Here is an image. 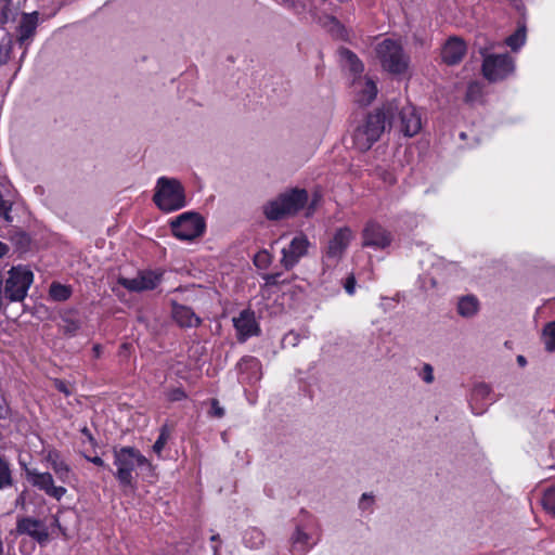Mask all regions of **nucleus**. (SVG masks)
Here are the masks:
<instances>
[{
    "label": "nucleus",
    "mask_w": 555,
    "mask_h": 555,
    "mask_svg": "<svg viewBox=\"0 0 555 555\" xmlns=\"http://www.w3.org/2000/svg\"><path fill=\"white\" fill-rule=\"evenodd\" d=\"M396 102L386 103L380 109L367 115L364 122L353 132V143L359 151H367L380 138L387 127L395 125Z\"/></svg>",
    "instance_id": "f257e3e1"
},
{
    "label": "nucleus",
    "mask_w": 555,
    "mask_h": 555,
    "mask_svg": "<svg viewBox=\"0 0 555 555\" xmlns=\"http://www.w3.org/2000/svg\"><path fill=\"white\" fill-rule=\"evenodd\" d=\"M475 46L482 56L481 72L483 77L490 82H498L506 79L515 72V61L507 54L491 53L496 42L480 34L476 37Z\"/></svg>",
    "instance_id": "f03ea898"
},
{
    "label": "nucleus",
    "mask_w": 555,
    "mask_h": 555,
    "mask_svg": "<svg viewBox=\"0 0 555 555\" xmlns=\"http://www.w3.org/2000/svg\"><path fill=\"white\" fill-rule=\"evenodd\" d=\"M309 195L305 189H291L263 206V214L269 220H281L296 215L308 203Z\"/></svg>",
    "instance_id": "7ed1b4c3"
},
{
    "label": "nucleus",
    "mask_w": 555,
    "mask_h": 555,
    "mask_svg": "<svg viewBox=\"0 0 555 555\" xmlns=\"http://www.w3.org/2000/svg\"><path fill=\"white\" fill-rule=\"evenodd\" d=\"M375 54L382 68L392 75H404L409 69L410 56L398 40H382L375 46Z\"/></svg>",
    "instance_id": "20e7f679"
},
{
    "label": "nucleus",
    "mask_w": 555,
    "mask_h": 555,
    "mask_svg": "<svg viewBox=\"0 0 555 555\" xmlns=\"http://www.w3.org/2000/svg\"><path fill=\"white\" fill-rule=\"evenodd\" d=\"M153 201L166 212L181 209L186 205L184 188L175 178L160 177L156 181Z\"/></svg>",
    "instance_id": "39448f33"
},
{
    "label": "nucleus",
    "mask_w": 555,
    "mask_h": 555,
    "mask_svg": "<svg viewBox=\"0 0 555 555\" xmlns=\"http://www.w3.org/2000/svg\"><path fill=\"white\" fill-rule=\"evenodd\" d=\"M114 464L116 478L124 487H131L133 482L132 472L135 466L151 468L150 461L134 448L124 447L114 451Z\"/></svg>",
    "instance_id": "423d86ee"
},
{
    "label": "nucleus",
    "mask_w": 555,
    "mask_h": 555,
    "mask_svg": "<svg viewBox=\"0 0 555 555\" xmlns=\"http://www.w3.org/2000/svg\"><path fill=\"white\" fill-rule=\"evenodd\" d=\"M353 237V232L348 227H343L336 230L333 237L328 241L322 256L323 274H325L326 271L334 269L340 262Z\"/></svg>",
    "instance_id": "0eeeda50"
},
{
    "label": "nucleus",
    "mask_w": 555,
    "mask_h": 555,
    "mask_svg": "<svg viewBox=\"0 0 555 555\" xmlns=\"http://www.w3.org/2000/svg\"><path fill=\"white\" fill-rule=\"evenodd\" d=\"M34 274L26 267H13L4 283V298L9 301H22L33 284Z\"/></svg>",
    "instance_id": "6e6552de"
},
{
    "label": "nucleus",
    "mask_w": 555,
    "mask_h": 555,
    "mask_svg": "<svg viewBox=\"0 0 555 555\" xmlns=\"http://www.w3.org/2000/svg\"><path fill=\"white\" fill-rule=\"evenodd\" d=\"M173 235L182 241H192L205 230L204 219L196 212H184L170 223Z\"/></svg>",
    "instance_id": "1a4fd4ad"
},
{
    "label": "nucleus",
    "mask_w": 555,
    "mask_h": 555,
    "mask_svg": "<svg viewBox=\"0 0 555 555\" xmlns=\"http://www.w3.org/2000/svg\"><path fill=\"white\" fill-rule=\"evenodd\" d=\"M27 481L35 488L43 491L48 496L60 501L67 492L63 486H55L53 476L48 472H39L36 468H26Z\"/></svg>",
    "instance_id": "9d476101"
},
{
    "label": "nucleus",
    "mask_w": 555,
    "mask_h": 555,
    "mask_svg": "<svg viewBox=\"0 0 555 555\" xmlns=\"http://www.w3.org/2000/svg\"><path fill=\"white\" fill-rule=\"evenodd\" d=\"M395 102L398 105V111L395 112V125L392 127L398 128L405 137L415 135L422 128L421 117L415 107L408 104L401 105L398 101Z\"/></svg>",
    "instance_id": "9b49d317"
},
{
    "label": "nucleus",
    "mask_w": 555,
    "mask_h": 555,
    "mask_svg": "<svg viewBox=\"0 0 555 555\" xmlns=\"http://www.w3.org/2000/svg\"><path fill=\"white\" fill-rule=\"evenodd\" d=\"M162 272L141 271L134 278L118 279V284L130 292H144L154 289L162 281Z\"/></svg>",
    "instance_id": "f8f14e48"
},
{
    "label": "nucleus",
    "mask_w": 555,
    "mask_h": 555,
    "mask_svg": "<svg viewBox=\"0 0 555 555\" xmlns=\"http://www.w3.org/2000/svg\"><path fill=\"white\" fill-rule=\"evenodd\" d=\"M310 242L304 234L295 236L287 247L282 249L281 264L286 269H293L299 260L308 254Z\"/></svg>",
    "instance_id": "ddd939ff"
},
{
    "label": "nucleus",
    "mask_w": 555,
    "mask_h": 555,
    "mask_svg": "<svg viewBox=\"0 0 555 555\" xmlns=\"http://www.w3.org/2000/svg\"><path fill=\"white\" fill-rule=\"evenodd\" d=\"M362 245L364 247L384 249L391 244L392 236L390 232L384 229L380 224L370 221L362 231Z\"/></svg>",
    "instance_id": "4468645a"
},
{
    "label": "nucleus",
    "mask_w": 555,
    "mask_h": 555,
    "mask_svg": "<svg viewBox=\"0 0 555 555\" xmlns=\"http://www.w3.org/2000/svg\"><path fill=\"white\" fill-rule=\"evenodd\" d=\"M351 88L356 101L361 105H369L377 95V86L375 81L367 76L352 79Z\"/></svg>",
    "instance_id": "2eb2a0df"
},
{
    "label": "nucleus",
    "mask_w": 555,
    "mask_h": 555,
    "mask_svg": "<svg viewBox=\"0 0 555 555\" xmlns=\"http://www.w3.org/2000/svg\"><path fill=\"white\" fill-rule=\"evenodd\" d=\"M16 530L20 534H27L39 543L46 542L49 538L48 529L44 524L31 517L20 519L16 525Z\"/></svg>",
    "instance_id": "dca6fc26"
},
{
    "label": "nucleus",
    "mask_w": 555,
    "mask_h": 555,
    "mask_svg": "<svg viewBox=\"0 0 555 555\" xmlns=\"http://www.w3.org/2000/svg\"><path fill=\"white\" fill-rule=\"evenodd\" d=\"M233 324L237 331L240 339L243 340L253 335H257L259 331L255 313L249 309L241 311L238 317L233 318Z\"/></svg>",
    "instance_id": "f3484780"
},
{
    "label": "nucleus",
    "mask_w": 555,
    "mask_h": 555,
    "mask_svg": "<svg viewBox=\"0 0 555 555\" xmlns=\"http://www.w3.org/2000/svg\"><path fill=\"white\" fill-rule=\"evenodd\" d=\"M338 55L343 69L348 73L351 80L363 77L364 64L356 53L347 48H340Z\"/></svg>",
    "instance_id": "a211bd4d"
},
{
    "label": "nucleus",
    "mask_w": 555,
    "mask_h": 555,
    "mask_svg": "<svg viewBox=\"0 0 555 555\" xmlns=\"http://www.w3.org/2000/svg\"><path fill=\"white\" fill-rule=\"evenodd\" d=\"M466 54L465 42L457 37H451L442 48L441 56L448 65H455L462 61Z\"/></svg>",
    "instance_id": "6ab92c4d"
},
{
    "label": "nucleus",
    "mask_w": 555,
    "mask_h": 555,
    "mask_svg": "<svg viewBox=\"0 0 555 555\" xmlns=\"http://www.w3.org/2000/svg\"><path fill=\"white\" fill-rule=\"evenodd\" d=\"M38 25V13H25L23 14L18 28H17V40L21 44H25L26 41L30 40L36 33Z\"/></svg>",
    "instance_id": "aec40b11"
},
{
    "label": "nucleus",
    "mask_w": 555,
    "mask_h": 555,
    "mask_svg": "<svg viewBox=\"0 0 555 555\" xmlns=\"http://www.w3.org/2000/svg\"><path fill=\"white\" fill-rule=\"evenodd\" d=\"M172 318L181 327H196L201 324V319L195 312L183 305L173 304Z\"/></svg>",
    "instance_id": "412c9836"
},
{
    "label": "nucleus",
    "mask_w": 555,
    "mask_h": 555,
    "mask_svg": "<svg viewBox=\"0 0 555 555\" xmlns=\"http://www.w3.org/2000/svg\"><path fill=\"white\" fill-rule=\"evenodd\" d=\"M314 544H317V541L312 540L307 532L298 528L292 535L291 551L294 555H305Z\"/></svg>",
    "instance_id": "4be33fe9"
},
{
    "label": "nucleus",
    "mask_w": 555,
    "mask_h": 555,
    "mask_svg": "<svg viewBox=\"0 0 555 555\" xmlns=\"http://www.w3.org/2000/svg\"><path fill=\"white\" fill-rule=\"evenodd\" d=\"M12 205L13 201L9 188L0 183V217L8 223L13 221V218L10 215Z\"/></svg>",
    "instance_id": "5701e85b"
},
{
    "label": "nucleus",
    "mask_w": 555,
    "mask_h": 555,
    "mask_svg": "<svg viewBox=\"0 0 555 555\" xmlns=\"http://www.w3.org/2000/svg\"><path fill=\"white\" fill-rule=\"evenodd\" d=\"M243 543L250 550H259L264 544V534L258 528H248L244 532Z\"/></svg>",
    "instance_id": "b1692460"
},
{
    "label": "nucleus",
    "mask_w": 555,
    "mask_h": 555,
    "mask_svg": "<svg viewBox=\"0 0 555 555\" xmlns=\"http://www.w3.org/2000/svg\"><path fill=\"white\" fill-rule=\"evenodd\" d=\"M80 321L70 313L62 315L60 328L64 335L73 337L80 330Z\"/></svg>",
    "instance_id": "393cba45"
},
{
    "label": "nucleus",
    "mask_w": 555,
    "mask_h": 555,
    "mask_svg": "<svg viewBox=\"0 0 555 555\" xmlns=\"http://www.w3.org/2000/svg\"><path fill=\"white\" fill-rule=\"evenodd\" d=\"M457 311L462 317H473L478 311V300L474 296H466L460 299Z\"/></svg>",
    "instance_id": "a878e982"
},
{
    "label": "nucleus",
    "mask_w": 555,
    "mask_h": 555,
    "mask_svg": "<svg viewBox=\"0 0 555 555\" xmlns=\"http://www.w3.org/2000/svg\"><path fill=\"white\" fill-rule=\"evenodd\" d=\"M13 485L10 463L7 459L0 456V489L10 488Z\"/></svg>",
    "instance_id": "bb28decb"
},
{
    "label": "nucleus",
    "mask_w": 555,
    "mask_h": 555,
    "mask_svg": "<svg viewBox=\"0 0 555 555\" xmlns=\"http://www.w3.org/2000/svg\"><path fill=\"white\" fill-rule=\"evenodd\" d=\"M70 295L72 289L69 286L59 283H52L50 286V296L53 300L65 301L70 297Z\"/></svg>",
    "instance_id": "cd10ccee"
},
{
    "label": "nucleus",
    "mask_w": 555,
    "mask_h": 555,
    "mask_svg": "<svg viewBox=\"0 0 555 555\" xmlns=\"http://www.w3.org/2000/svg\"><path fill=\"white\" fill-rule=\"evenodd\" d=\"M526 41V29L519 27L513 35L505 39V43L514 51H517L525 44Z\"/></svg>",
    "instance_id": "c85d7f7f"
},
{
    "label": "nucleus",
    "mask_w": 555,
    "mask_h": 555,
    "mask_svg": "<svg viewBox=\"0 0 555 555\" xmlns=\"http://www.w3.org/2000/svg\"><path fill=\"white\" fill-rule=\"evenodd\" d=\"M52 470L56 475L57 479L63 483H70L74 478L70 467L65 461L53 466Z\"/></svg>",
    "instance_id": "c756f323"
},
{
    "label": "nucleus",
    "mask_w": 555,
    "mask_h": 555,
    "mask_svg": "<svg viewBox=\"0 0 555 555\" xmlns=\"http://www.w3.org/2000/svg\"><path fill=\"white\" fill-rule=\"evenodd\" d=\"M482 85L478 81H472L467 86L465 100L466 102L474 103L481 99Z\"/></svg>",
    "instance_id": "7c9ffc66"
},
{
    "label": "nucleus",
    "mask_w": 555,
    "mask_h": 555,
    "mask_svg": "<svg viewBox=\"0 0 555 555\" xmlns=\"http://www.w3.org/2000/svg\"><path fill=\"white\" fill-rule=\"evenodd\" d=\"M543 340L547 351H555V321L544 327Z\"/></svg>",
    "instance_id": "2f4dec72"
},
{
    "label": "nucleus",
    "mask_w": 555,
    "mask_h": 555,
    "mask_svg": "<svg viewBox=\"0 0 555 555\" xmlns=\"http://www.w3.org/2000/svg\"><path fill=\"white\" fill-rule=\"evenodd\" d=\"M542 505L547 513L555 516V487L548 488L544 491Z\"/></svg>",
    "instance_id": "473e14b6"
},
{
    "label": "nucleus",
    "mask_w": 555,
    "mask_h": 555,
    "mask_svg": "<svg viewBox=\"0 0 555 555\" xmlns=\"http://www.w3.org/2000/svg\"><path fill=\"white\" fill-rule=\"evenodd\" d=\"M169 436H170V431H169L168 427L163 426L160 429L159 436L153 446V451L157 455H160L162 451L164 450V448L169 439Z\"/></svg>",
    "instance_id": "72a5a7b5"
},
{
    "label": "nucleus",
    "mask_w": 555,
    "mask_h": 555,
    "mask_svg": "<svg viewBox=\"0 0 555 555\" xmlns=\"http://www.w3.org/2000/svg\"><path fill=\"white\" fill-rule=\"evenodd\" d=\"M12 51V41L9 38H3L0 41V65L5 64Z\"/></svg>",
    "instance_id": "f704fd0d"
},
{
    "label": "nucleus",
    "mask_w": 555,
    "mask_h": 555,
    "mask_svg": "<svg viewBox=\"0 0 555 555\" xmlns=\"http://www.w3.org/2000/svg\"><path fill=\"white\" fill-rule=\"evenodd\" d=\"M491 393V388L487 384H478L475 386L473 390V399L474 400H483L487 399Z\"/></svg>",
    "instance_id": "c9c22d12"
},
{
    "label": "nucleus",
    "mask_w": 555,
    "mask_h": 555,
    "mask_svg": "<svg viewBox=\"0 0 555 555\" xmlns=\"http://www.w3.org/2000/svg\"><path fill=\"white\" fill-rule=\"evenodd\" d=\"M420 377L425 382L426 384H431L435 379L434 376V369L430 364L425 363L420 372Z\"/></svg>",
    "instance_id": "e433bc0d"
},
{
    "label": "nucleus",
    "mask_w": 555,
    "mask_h": 555,
    "mask_svg": "<svg viewBox=\"0 0 555 555\" xmlns=\"http://www.w3.org/2000/svg\"><path fill=\"white\" fill-rule=\"evenodd\" d=\"M186 397L185 392L181 388H173L167 392V399L169 401H181Z\"/></svg>",
    "instance_id": "4c0bfd02"
},
{
    "label": "nucleus",
    "mask_w": 555,
    "mask_h": 555,
    "mask_svg": "<svg viewBox=\"0 0 555 555\" xmlns=\"http://www.w3.org/2000/svg\"><path fill=\"white\" fill-rule=\"evenodd\" d=\"M46 460L50 464L51 468L64 461L56 450H50L46 456Z\"/></svg>",
    "instance_id": "58836bf2"
},
{
    "label": "nucleus",
    "mask_w": 555,
    "mask_h": 555,
    "mask_svg": "<svg viewBox=\"0 0 555 555\" xmlns=\"http://www.w3.org/2000/svg\"><path fill=\"white\" fill-rule=\"evenodd\" d=\"M344 288L348 295H353L356 293V278L353 274H350L346 279Z\"/></svg>",
    "instance_id": "ea45409f"
},
{
    "label": "nucleus",
    "mask_w": 555,
    "mask_h": 555,
    "mask_svg": "<svg viewBox=\"0 0 555 555\" xmlns=\"http://www.w3.org/2000/svg\"><path fill=\"white\" fill-rule=\"evenodd\" d=\"M53 384H54V387L60 392H63L65 396H69L72 393V390L66 382L56 378L53 380Z\"/></svg>",
    "instance_id": "a19ab883"
},
{
    "label": "nucleus",
    "mask_w": 555,
    "mask_h": 555,
    "mask_svg": "<svg viewBox=\"0 0 555 555\" xmlns=\"http://www.w3.org/2000/svg\"><path fill=\"white\" fill-rule=\"evenodd\" d=\"M211 415L221 418L224 415V409L220 406L217 399L211 400Z\"/></svg>",
    "instance_id": "79ce46f5"
},
{
    "label": "nucleus",
    "mask_w": 555,
    "mask_h": 555,
    "mask_svg": "<svg viewBox=\"0 0 555 555\" xmlns=\"http://www.w3.org/2000/svg\"><path fill=\"white\" fill-rule=\"evenodd\" d=\"M372 503H373V496H371L366 493H363L360 499V502H359V507L361 509H367L371 507Z\"/></svg>",
    "instance_id": "37998d69"
},
{
    "label": "nucleus",
    "mask_w": 555,
    "mask_h": 555,
    "mask_svg": "<svg viewBox=\"0 0 555 555\" xmlns=\"http://www.w3.org/2000/svg\"><path fill=\"white\" fill-rule=\"evenodd\" d=\"M280 273H271L263 276L267 285H278L280 283Z\"/></svg>",
    "instance_id": "c03bdc74"
},
{
    "label": "nucleus",
    "mask_w": 555,
    "mask_h": 555,
    "mask_svg": "<svg viewBox=\"0 0 555 555\" xmlns=\"http://www.w3.org/2000/svg\"><path fill=\"white\" fill-rule=\"evenodd\" d=\"M87 461L93 463L94 465L106 467L104 461L100 456H85Z\"/></svg>",
    "instance_id": "a18cd8bd"
},
{
    "label": "nucleus",
    "mask_w": 555,
    "mask_h": 555,
    "mask_svg": "<svg viewBox=\"0 0 555 555\" xmlns=\"http://www.w3.org/2000/svg\"><path fill=\"white\" fill-rule=\"evenodd\" d=\"M282 3L291 10H297V1L296 0H281Z\"/></svg>",
    "instance_id": "49530a36"
},
{
    "label": "nucleus",
    "mask_w": 555,
    "mask_h": 555,
    "mask_svg": "<svg viewBox=\"0 0 555 555\" xmlns=\"http://www.w3.org/2000/svg\"><path fill=\"white\" fill-rule=\"evenodd\" d=\"M9 253V246L0 241V258Z\"/></svg>",
    "instance_id": "de8ad7c7"
},
{
    "label": "nucleus",
    "mask_w": 555,
    "mask_h": 555,
    "mask_svg": "<svg viewBox=\"0 0 555 555\" xmlns=\"http://www.w3.org/2000/svg\"><path fill=\"white\" fill-rule=\"evenodd\" d=\"M383 179L385 180V182H387L388 184H393L396 182V178L393 177V175L391 173H386Z\"/></svg>",
    "instance_id": "09e8293b"
},
{
    "label": "nucleus",
    "mask_w": 555,
    "mask_h": 555,
    "mask_svg": "<svg viewBox=\"0 0 555 555\" xmlns=\"http://www.w3.org/2000/svg\"><path fill=\"white\" fill-rule=\"evenodd\" d=\"M4 298V289L2 291V282L0 281V310L2 309Z\"/></svg>",
    "instance_id": "8fccbe9b"
},
{
    "label": "nucleus",
    "mask_w": 555,
    "mask_h": 555,
    "mask_svg": "<svg viewBox=\"0 0 555 555\" xmlns=\"http://www.w3.org/2000/svg\"><path fill=\"white\" fill-rule=\"evenodd\" d=\"M517 362L520 366H525L527 361H526V358L524 356H518L517 357Z\"/></svg>",
    "instance_id": "3c124183"
},
{
    "label": "nucleus",
    "mask_w": 555,
    "mask_h": 555,
    "mask_svg": "<svg viewBox=\"0 0 555 555\" xmlns=\"http://www.w3.org/2000/svg\"><path fill=\"white\" fill-rule=\"evenodd\" d=\"M93 352H94V356L95 357H100V353H101V347L99 345H95L93 347Z\"/></svg>",
    "instance_id": "603ef678"
},
{
    "label": "nucleus",
    "mask_w": 555,
    "mask_h": 555,
    "mask_svg": "<svg viewBox=\"0 0 555 555\" xmlns=\"http://www.w3.org/2000/svg\"><path fill=\"white\" fill-rule=\"evenodd\" d=\"M267 256H268V255H267L266 253H263V254H259V255L256 257V260H255V261H256V264H258V261H259L261 258H267Z\"/></svg>",
    "instance_id": "864d4df0"
},
{
    "label": "nucleus",
    "mask_w": 555,
    "mask_h": 555,
    "mask_svg": "<svg viewBox=\"0 0 555 555\" xmlns=\"http://www.w3.org/2000/svg\"><path fill=\"white\" fill-rule=\"evenodd\" d=\"M219 539V535L218 534H215L211 537V541H217Z\"/></svg>",
    "instance_id": "5fc2aeb1"
},
{
    "label": "nucleus",
    "mask_w": 555,
    "mask_h": 555,
    "mask_svg": "<svg viewBox=\"0 0 555 555\" xmlns=\"http://www.w3.org/2000/svg\"><path fill=\"white\" fill-rule=\"evenodd\" d=\"M214 552H215V555H218V552H219L218 546L214 547Z\"/></svg>",
    "instance_id": "6e6d98bb"
},
{
    "label": "nucleus",
    "mask_w": 555,
    "mask_h": 555,
    "mask_svg": "<svg viewBox=\"0 0 555 555\" xmlns=\"http://www.w3.org/2000/svg\"><path fill=\"white\" fill-rule=\"evenodd\" d=\"M472 409H473V412L476 413V414H480L481 413V411H475L474 406H472Z\"/></svg>",
    "instance_id": "4d7b16f0"
}]
</instances>
